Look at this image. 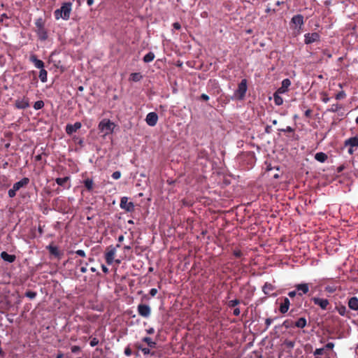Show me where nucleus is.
Instances as JSON below:
<instances>
[{
    "label": "nucleus",
    "mask_w": 358,
    "mask_h": 358,
    "mask_svg": "<svg viewBox=\"0 0 358 358\" xmlns=\"http://www.w3.org/2000/svg\"><path fill=\"white\" fill-rule=\"evenodd\" d=\"M134 346L136 348H137L138 350H141V349H143V347L141 345V344H140L138 343H135Z\"/></svg>",
    "instance_id": "774afa93"
},
{
    "label": "nucleus",
    "mask_w": 358,
    "mask_h": 358,
    "mask_svg": "<svg viewBox=\"0 0 358 358\" xmlns=\"http://www.w3.org/2000/svg\"><path fill=\"white\" fill-rule=\"evenodd\" d=\"M44 107V102L42 100L37 101L34 104L35 110H40Z\"/></svg>",
    "instance_id": "c9c22d12"
},
{
    "label": "nucleus",
    "mask_w": 358,
    "mask_h": 358,
    "mask_svg": "<svg viewBox=\"0 0 358 358\" xmlns=\"http://www.w3.org/2000/svg\"><path fill=\"white\" fill-rule=\"evenodd\" d=\"M46 248L48 250L50 255L56 257H59L61 256V252L57 246L49 245Z\"/></svg>",
    "instance_id": "4be33fe9"
},
{
    "label": "nucleus",
    "mask_w": 358,
    "mask_h": 358,
    "mask_svg": "<svg viewBox=\"0 0 358 358\" xmlns=\"http://www.w3.org/2000/svg\"><path fill=\"white\" fill-rule=\"evenodd\" d=\"M142 341L146 343L148 347L151 348H155L157 345V343L148 336L143 338Z\"/></svg>",
    "instance_id": "c756f323"
},
{
    "label": "nucleus",
    "mask_w": 358,
    "mask_h": 358,
    "mask_svg": "<svg viewBox=\"0 0 358 358\" xmlns=\"http://www.w3.org/2000/svg\"><path fill=\"white\" fill-rule=\"evenodd\" d=\"M70 180L69 176H66L64 178H57L55 180L56 183L59 185L66 187L65 184ZM71 187V185H69L66 188L69 189Z\"/></svg>",
    "instance_id": "5701e85b"
},
{
    "label": "nucleus",
    "mask_w": 358,
    "mask_h": 358,
    "mask_svg": "<svg viewBox=\"0 0 358 358\" xmlns=\"http://www.w3.org/2000/svg\"><path fill=\"white\" fill-rule=\"evenodd\" d=\"M275 289L274 286L271 283L266 282L262 287V291L265 294L270 295L271 292L273 291Z\"/></svg>",
    "instance_id": "393cba45"
},
{
    "label": "nucleus",
    "mask_w": 358,
    "mask_h": 358,
    "mask_svg": "<svg viewBox=\"0 0 358 358\" xmlns=\"http://www.w3.org/2000/svg\"><path fill=\"white\" fill-rule=\"evenodd\" d=\"M273 322V320L271 318H266V320H265V324H266V328L268 329L269 327V326L271 325V324Z\"/></svg>",
    "instance_id": "13d9d810"
},
{
    "label": "nucleus",
    "mask_w": 358,
    "mask_h": 358,
    "mask_svg": "<svg viewBox=\"0 0 358 358\" xmlns=\"http://www.w3.org/2000/svg\"><path fill=\"white\" fill-rule=\"evenodd\" d=\"M1 257L5 261L9 263L15 262L16 257L14 255H10L8 252L3 251L1 253Z\"/></svg>",
    "instance_id": "412c9836"
},
{
    "label": "nucleus",
    "mask_w": 358,
    "mask_h": 358,
    "mask_svg": "<svg viewBox=\"0 0 358 358\" xmlns=\"http://www.w3.org/2000/svg\"><path fill=\"white\" fill-rule=\"evenodd\" d=\"M138 313L143 317H148L150 315L151 309L148 305L141 303L138 306Z\"/></svg>",
    "instance_id": "9d476101"
},
{
    "label": "nucleus",
    "mask_w": 358,
    "mask_h": 358,
    "mask_svg": "<svg viewBox=\"0 0 358 358\" xmlns=\"http://www.w3.org/2000/svg\"><path fill=\"white\" fill-rule=\"evenodd\" d=\"M124 354H125V355H127V356H130V355L132 354L131 349L130 348V347H129V346H127V347L124 349Z\"/></svg>",
    "instance_id": "5fc2aeb1"
},
{
    "label": "nucleus",
    "mask_w": 358,
    "mask_h": 358,
    "mask_svg": "<svg viewBox=\"0 0 358 358\" xmlns=\"http://www.w3.org/2000/svg\"><path fill=\"white\" fill-rule=\"evenodd\" d=\"M29 61L32 62L37 69H44V62L38 59L36 55H31L29 57Z\"/></svg>",
    "instance_id": "a211bd4d"
},
{
    "label": "nucleus",
    "mask_w": 358,
    "mask_h": 358,
    "mask_svg": "<svg viewBox=\"0 0 358 358\" xmlns=\"http://www.w3.org/2000/svg\"><path fill=\"white\" fill-rule=\"evenodd\" d=\"M337 310H338V313L342 316H345L346 315L347 308L344 306H341L337 307Z\"/></svg>",
    "instance_id": "58836bf2"
},
{
    "label": "nucleus",
    "mask_w": 358,
    "mask_h": 358,
    "mask_svg": "<svg viewBox=\"0 0 358 358\" xmlns=\"http://www.w3.org/2000/svg\"><path fill=\"white\" fill-rule=\"evenodd\" d=\"M85 188L89 192H92L94 188V181L92 178H87L83 181Z\"/></svg>",
    "instance_id": "bb28decb"
},
{
    "label": "nucleus",
    "mask_w": 358,
    "mask_h": 358,
    "mask_svg": "<svg viewBox=\"0 0 358 358\" xmlns=\"http://www.w3.org/2000/svg\"><path fill=\"white\" fill-rule=\"evenodd\" d=\"M233 254L237 258L241 257L242 256V255H243L242 252L240 250H234Z\"/></svg>",
    "instance_id": "603ef678"
},
{
    "label": "nucleus",
    "mask_w": 358,
    "mask_h": 358,
    "mask_svg": "<svg viewBox=\"0 0 358 358\" xmlns=\"http://www.w3.org/2000/svg\"><path fill=\"white\" fill-rule=\"evenodd\" d=\"M291 23L294 24L295 25H299V29L303 24V16L301 14L296 15L292 17L291 20Z\"/></svg>",
    "instance_id": "6ab92c4d"
},
{
    "label": "nucleus",
    "mask_w": 358,
    "mask_h": 358,
    "mask_svg": "<svg viewBox=\"0 0 358 358\" xmlns=\"http://www.w3.org/2000/svg\"><path fill=\"white\" fill-rule=\"evenodd\" d=\"M77 266H80L83 264V267H80V272L83 273H85L87 272V263H84L83 260L79 259L76 262Z\"/></svg>",
    "instance_id": "72a5a7b5"
},
{
    "label": "nucleus",
    "mask_w": 358,
    "mask_h": 358,
    "mask_svg": "<svg viewBox=\"0 0 358 358\" xmlns=\"http://www.w3.org/2000/svg\"><path fill=\"white\" fill-rule=\"evenodd\" d=\"M16 189H14V187H13L11 189H10L8 192V196L10 198H13L16 195Z\"/></svg>",
    "instance_id": "37998d69"
},
{
    "label": "nucleus",
    "mask_w": 358,
    "mask_h": 358,
    "mask_svg": "<svg viewBox=\"0 0 358 358\" xmlns=\"http://www.w3.org/2000/svg\"><path fill=\"white\" fill-rule=\"evenodd\" d=\"M328 157L326 153L320 152L315 155V159L320 162H324L327 159Z\"/></svg>",
    "instance_id": "a878e982"
},
{
    "label": "nucleus",
    "mask_w": 358,
    "mask_h": 358,
    "mask_svg": "<svg viewBox=\"0 0 358 358\" xmlns=\"http://www.w3.org/2000/svg\"><path fill=\"white\" fill-rule=\"evenodd\" d=\"M296 295H298V292H297V290L295 289V290H293V291H290L288 292V296L290 297V298H294L295 297Z\"/></svg>",
    "instance_id": "3c124183"
},
{
    "label": "nucleus",
    "mask_w": 358,
    "mask_h": 358,
    "mask_svg": "<svg viewBox=\"0 0 358 358\" xmlns=\"http://www.w3.org/2000/svg\"><path fill=\"white\" fill-rule=\"evenodd\" d=\"M342 108H343L342 105L336 103V104L331 105V108H329L327 110V111L331 112V113H336Z\"/></svg>",
    "instance_id": "473e14b6"
},
{
    "label": "nucleus",
    "mask_w": 358,
    "mask_h": 358,
    "mask_svg": "<svg viewBox=\"0 0 358 358\" xmlns=\"http://www.w3.org/2000/svg\"><path fill=\"white\" fill-rule=\"evenodd\" d=\"M90 344L92 347H94L99 344V340L96 338H93Z\"/></svg>",
    "instance_id": "09e8293b"
},
{
    "label": "nucleus",
    "mask_w": 358,
    "mask_h": 358,
    "mask_svg": "<svg viewBox=\"0 0 358 358\" xmlns=\"http://www.w3.org/2000/svg\"><path fill=\"white\" fill-rule=\"evenodd\" d=\"M29 106V101L27 96L17 99L15 101V107L17 109H25Z\"/></svg>",
    "instance_id": "9b49d317"
},
{
    "label": "nucleus",
    "mask_w": 358,
    "mask_h": 358,
    "mask_svg": "<svg viewBox=\"0 0 358 358\" xmlns=\"http://www.w3.org/2000/svg\"><path fill=\"white\" fill-rule=\"evenodd\" d=\"M121 177V172L119 171H115L112 174V178L115 180H118Z\"/></svg>",
    "instance_id": "49530a36"
},
{
    "label": "nucleus",
    "mask_w": 358,
    "mask_h": 358,
    "mask_svg": "<svg viewBox=\"0 0 358 358\" xmlns=\"http://www.w3.org/2000/svg\"><path fill=\"white\" fill-rule=\"evenodd\" d=\"M75 253L82 257H85L86 256L85 252L83 250H78Z\"/></svg>",
    "instance_id": "8fccbe9b"
},
{
    "label": "nucleus",
    "mask_w": 358,
    "mask_h": 358,
    "mask_svg": "<svg viewBox=\"0 0 358 358\" xmlns=\"http://www.w3.org/2000/svg\"><path fill=\"white\" fill-rule=\"evenodd\" d=\"M307 325V320L305 317H300L294 322V327L303 329Z\"/></svg>",
    "instance_id": "b1692460"
},
{
    "label": "nucleus",
    "mask_w": 358,
    "mask_h": 358,
    "mask_svg": "<svg viewBox=\"0 0 358 358\" xmlns=\"http://www.w3.org/2000/svg\"><path fill=\"white\" fill-rule=\"evenodd\" d=\"M35 32L37 34L38 40L45 41L48 38V31L45 27V21L42 17H39L35 20Z\"/></svg>",
    "instance_id": "f03ea898"
},
{
    "label": "nucleus",
    "mask_w": 358,
    "mask_h": 358,
    "mask_svg": "<svg viewBox=\"0 0 358 358\" xmlns=\"http://www.w3.org/2000/svg\"><path fill=\"white\" fill-rule=\"evenodd\" d=\"M334 347V344L333 343H328L325 346H324V350H332Z\"/></svg>",
    "instance_id": "4d7b16f0"
},
{
    "label": "nucleus",
    "mask_w": 358,
    "mask_h": 358,
    "mask_svg": "<svg viewBox=\"0 0 358 358\" xmlns=\"http://www.w3.org/2000/svg\"><path fill=\"white\" fill-rule=\"evenodd\" d=\"M315 305L320 306L322 310H327L329 305V301L327 299H321L318 297H313L311 299Z\"/></svg>",
    "instance_id": "f8f14e48"
},
{
    "label": "nucleus",
    "mask_w": 358,
    "mask_h": 358,
    "mask_svg": "<svg viewBox=\"0 0 358 358\" xmlns=\"http://www.w3.org/2000/svg\"><path fill=\"white\" fill-rule=\"evenodd\" d=\"M101 269L103 273H108V268L103 264L101 265Z\"/></svg>",
    "instance_id": "338daca9"
},
{
    "label": "nucleus",
    "mask_w": 358,
    "mask_h": 358,
    "mask_svg": "<svg viewBox=\"0 0 358 358\" xmlns=\"http://www.w3.org/2000/svg\"><path fill=\"white\" fill-rule=\"evenodd\" d=\"M142 78L140 73H132L129 76V80L134 82H138Z\"/></svg>",
    "instance_id": "2f4dec72"
},
{
    "label": "nucleus",
    "mask_w": 358,
    "mask_h": 358,
    "mask_svg": "<svg viewBox=\"0 0 358 358\" xmlns=\"http://www.w3.org/2000/svg\"><path fill=\"white\" fill-rule=\"evenodd\" d=\"M37 294L36 292L33 291H27L25 292V296L31 299H34L36 296Z\"/></svg>",
    "instance_id": "a19ab883"
},
{
    "label": "nucleus",
    "mask_w": 358,
    "mask_h": 358,
    "mask_svg": "<svg viewBox=\"0 0 358 358\" xmlns=\"http://www.w3.org/2000/svg\"><path fill=\"white\" fill-rule=\"evenodd\" d=\"M157 293V289L156 288H152L150 290V294L152 296H155Z\"/></svg>",
    "instance_id": "052dcab7"
},
{
    "label": "nucleus",
    "mask_w": 358,
    "mask_h": 358,
    "mask_svg": "<svg viewBox=\"0 0 358 358\" xmlns=\"http://www.w3.org/2000/svg\"><path fill=\"white\" fill-rule=\"evenodd\" d=\"M241 313L240 309L238 308H235L233 311V315L235 316H238Z\"/></svg>",
    "instance_id": "e2e57ef3"
},
{
    "label": "nucleus",
    "mask_w": 358,
    "mask_h": 358,
    "mask_svg": "<svg viewBox=\"0 0 358 358\" xmlns=\"http://www.w3.org/2000/svg\"><path fill=\"white\" fill-rule=\"evenodd\" d=\"M38 77L42 83H46L48 80L47 71L44 69H41Z\"/></svg>",
    "instance_id": "c85d7f7f"
},
{
    "label": "nucleus",
    "mask_w": 358,
    "mask_h": 358,
    "mask_svg": "<svg viewBox=\"0 0 358 358\" xmlns=\"http://www.w3.org/2000/svg\"><path fill=\"white\" fill-rule=\"evenodd\" d=\"M282 326L285 327L286 329L294 327V323L293 321L290 320H286L283 322Z\"/></svg>",
    "instance_id": "4c0bfd02"
},
{
    "label": "nucleus",
    "mask_w": 358,
    "mask_h": 358,
    "mask_svg": "<svg viewBox=\"0 0 358 358\" xmlns=\"http://www.w3.org/2000/svg\"><path fill=\"white\" fill-rule=\"evenodd\" d=\"M29 181H30L29 178H23L20 181L14 183L13 187L17 192L21 188L27 187V185L29 183Z\"/></svg>",
    "instance_id": "f3484780"
},
{
    "label": "nucleus",
    "mask_w": 358,
    "mask_h": 358,
    "mask_svg": "<svg viewBox=\"0 0 358 358\" xmlns=\"http://www.w3.org/2000/svg\"><path fill=\"white\" fill-rule=\"evenodd\" d=\"M72 10V3L65 2L62 4L59 9H57L54 12V15L56 20L62 18L64 20H68L70 17V14Z\"/></svg>",
    "instance_id": "f257e3e1"
},
{
    "label": "nucleus",
    "mask_w": 358,
    "mask_h": 358,
    "mask_svg": "<svg viewBox=\"0 0 358 358\" xmlns=\"http://www.w3.org/2000/svg\"><path fill=\"white\" fill-rule=\"evenodd\" d=\"M281 93H278V92H275L273 94V100H274V103L275 105L277 106H280L283 103V99L280 96Z\"/></svg>",
    "instance_id": "cd10ccee"
},
{
    "label": "nucleus",
    "mask_w": 358,
    "mask_h": 358,
    "mask_svg": "<svg viewBox=\"0 0 358 358\" xmlns=\"http://www.w3.org/2000/svg\"><path fill=\"white\" fill-rule=\"evenodd\" d=\"M322 95V98H321V100L324 102V103H327L329 101L330 99L329 97L328 96V95L327 94L326 92H322L321 94Z\"/></svg>",
    "instance_id": "a18cd8bd"
},
{
    "label": "nucleus",
    "mask_w": 358,
    "mask_h": 358,
    "mask_svg": "<svg viewBox=\"0 0 358 358\" xmlns=\"http://www.w3.org/2000/svg\"><path fill=\"white\" fill-rule=\"evenodd\" d=\"M312 113H313V110L311 109H307L305 111L304 115L306 117H310L312 115Z\"/></svg>",
    "instance_id": "bf43d9fd"
},
{
    "label": "nucleus",
    "mask_w": 358,
    "mask_h": 358,
    "mask_svg": "<svg viewBox=\"0 0 358 358\" xmlns=\"http://www.w3.org/2000/svg\"><path fill=\"white\" fill-rule=\"evenodd\" d=\"M155 59V54L152 52H148L143 57V62L145 63H149L153 61Z\"/></svg>",
    "instance_id": "7c9ffc66"
},
{
    "label": "nucleus",
    "mask_w": 358,
    "mask_h": 358,
    "mask_svg": "<svg viewBox=\"0 0 358 358\" xmlns=\"http://www.w3.org/2000/svg\"><path fill=\"white\" fill-rule=\"evenodd\" d=\"M82 127V124L80 122H76L73 124H68L66 126V132L69 135H71L72 134L76 132L78 129H80Z\"/></svg>",
    "instance_id": "4468645a"
},
{
    "label": "nucleus",
    "mask_w": 358,
    "mask_h": 358,
    "mask_svg": "<svg viewBox=\"0 0 358 358\" xmlns=\"http://www.w3.org/2000/svg\"><path fill=\"white\" fill-rule=\"evenodd\" d=\"M284 345L287 347L288 349H293L295 345V342L290 340H285L284 341Z\"/></svg>",
    "instance_id": "e433bc0d"
},
{
    "label": "nucleus",
    "mask_w": 358,
    "mask_h": 358,
    "mask_svg": "<svg viewBox=\"0 0 358 358\" xmlns=\"http://www.w3.org/2000/svg\"><path fill=\"white\" fill-rule=\"evenodd\" d=\"M247 90V80L243 79L238 84L237 90L234 92V98L238 100H243L245 96Z\"/></svg>",
    "instance_id": "20e7f679"
},
{
    "label": "nucleus",
    "mask_w": 358,
    "mask_h": 358,
    "mask_svg": "<svg viewBox=\"0 0 358 358\" xmlns=\"http://www.w3.org/2000/svg\"><path fill=\"white\" fill-rule=\"evenodd\" d=\"M158 121V115L155 112L149 113L145 117V122L150 127H154L157 124Z\"/></svg>",
    "instance_id": "ddd939ff"
},
{
    "label": "nucleus",
    "mask_w": 358,
    "mask_h": 358,
    "mask_svg": "<svg viewBox=\"0 0 358 358\" xmlns=\"http://www.w3.org/2000/svg\"><path fill=\"white\" fill-rule=\"evenodd\" d=\"M290 85H291L290 80L289 78H285L282 81L281 87H280L277 90V92H278V93L284 94L286 92H287L288 88L289 87Z\"/></svg>",
    "instance_id": "dca6fc26"
},
{
    "label": "nucleus",
    "mask_w": 358,
    "mask_h": 358,
    "mask_svg": "<svg viewBox=\"0 0 358 358\" xmlns=\"http://www.w3.org/2000/svg\"><path fill=\"white\" fill-rule=\"evenodd\" d=\"M146 332L148 334H153L155 333V329H154V328L150 327V328L146 329Z\"/></svg>",
    "instance_id": "69168bd1"
},
{
    "label": "nucleus",
    "mask_w": 358,
    "mask_h": 358,
    "mask_svg": "<svg viewBox=\"0 0 358 358\" xmlns=\"http://www.w3.org/2000/svg\"><path fill=\"white\" fill-rule=\"evenodd\" d=\"M116 254V249L113 246L110 245L107 248L106 252L105 254V259L108 265L113 264Z\"/></svg>",
    "instance_id": "0eeeda50"
},
{
    "label": "nucleus",
    "mask_w": 358,
    "mask_h": 358,
    "mask_svg": "<svg viewBox=\"0 0 358 358\" xmlns=\"http://www.w3.org/2000/svg\"><path fill=\"white\" fill-rule=\"evenodd\" d=\"M278 131H281V132L292 133L294 131V129H293L292 127H291L289 126H287L285 129H279Z\"/></svg>",
    "instance_id": "79ce46f5"
},
{
    "label": "nucleus",
    "mask_w": 358,
    "mask_h": 358,
    "mask_svg": "<svg viewBox=\"0 0 358 358\" xmlns=\"http://www.w3.org/2000/svg\"><path fill=\"white\" fill-rule=\"evenodd\" d=\"M80 350V348L78 345H73L71 347V352L73 353L78 352Z\"/></svg>",
    "instance_id": "6e6d98bb"
},
{
    "label": "nucleus",
    "mask_w": 358,
    "mask_h": 358,
    "mask_svg": "<svg viewBox=\"0 0 358 358\" xmlns=\"http://www.w3.org/2000/svg\"><path fill=\"white\" fill-rule=\"evenodd\" d=\"M115 127V124L108 119H103L98 125L99 129L103 132L105 136L113 134Z\"/></svg>",
    "instance_id": "7ed1b4c3"
},
{
    "label": "nucleus",
    "mask_w": 358,
    "mask_h": 358,
    "mask_svg": "<svg viewBox=\"0 0 358 358\" xmlns=\"http://www.w3.org/2000/svg\"><path fill=\"white\" fill-rule=\"evenodd\" d=\"M324 348H317L315 350L314 352V355H322L324 353Z\"/></svg>",
    "instance_id": "de8ad7c7"
},
{
    "label": "nucleus",
    "mask_w": 358,
    "mask_h": 358,
    "mask_svg": "<svg viewBox=\"0 0 358 358\" xmlns=\"http://www.w3.org/2000/svg\"><path fill=\"white\" fill-rule=\"evenodd\" d=\"M348 307L353 310H358V298L356 296H352V297L350 298L348 300Z\"/></svg>",
    "instance_id": "aec40b11"
},
{
    "label": "nucleus",
    "mask_w": 358,
    "mask_h": 358,
    "mask_svg": "<svg viewBox=\"0 0 358 358\" xmlns=\"http://www.w3.org/2000/svg\"><path fill=\"white\" fill-rule=\"evenodd\" d=\"M200 99L203 101H208L209 100V96L206 94H202L200 96Z\"/></svg>",
    "instance_id": "680f3d73"
},
{
    "label": "nucleus",
    "mask_w": 358,
    "mask_h": 358,
    "mask_svg": "<svg viewBox=\"0 0 358 358\" xmlns=\"http://www.w3.org/2000/svg\"><path fill=\"white\" fill-rule=\"evenodd\" d=\"M345 147H349L348 153L352 155L354 153V148H358V136H354L346 139L344 142Z\"/></svg>",
    "instance_id": "39448f33"
},
{
    "label": "nucleus",
    "mask_w": 358,
    "mask_h": 358,
    "mask_svg": "<svg viewBox=\"0 0 358 358\" xmlns=\"http://www.w3.org/2000/svg\"><path fill=\"white\" fill-rule=\"evenodd\" d=\"M346 97V94L344 91H341L338 93H337L335 96L336 99L337 100H341L344 99Z\"/></svg>",
    "instance_id": "ea45409f"
},
{
    "label": "nucleus",
    "mask_w": 358,
    "mask_h": 358,
    "mask_svg": "<svg viewBox=\"0 0 358 358\" xmlns=\"http://www.w3.org/2000/svg\"><path fill=\"white\" fill-rule=\"evenodd\" d=\"M241 303V301L239 299H233L231 301H229L227 303V306L229 308H235L236 306L239 305Z\"/></svg>",
    "instance_id": "f704fd0d"
},
{
    "label": "nucleus",
    "mask_w": 358,
    "mask_h": 358,
    "mask_svg": "<svg viewBox=\"0 0 358 358\" xmlns=\"http://www.w3.org/2000/svg\"><path fill=\"white\" fill-rule=\"evenodd\" d=\"M294 287L297 290L299 296H302L303 294H308L310 290L308 283L296 284Z\"/></svg>",
    "instance_id": "1a4fd4ad"
},
{
    "label": "nucleus",
    "mask_w": 358,
    "mask_h": 358,
    "mask_svg": "<svg viewBox=\"0 0 358 358\" xmlns=\"http://www.w3.org/2000/svg\"><path fill=\"white\" fill-rule=\"evenodd\" d=\"M304 42L306 44H310L320 41V36L317 32L308 33L304 35Z\"/></svg>",
    "instance_id": "6e6552de"
},
{
    "label": "nucleus",
    "mask_w": 358,
    "mask_h": 358,
    "mask_svg": "<svg viewBox=\"0 0 358 358\" xmlns=\"http://www.w3.org/2000/svg\"><path fill=\"white\" fill-rule=\"evenodd\" d=\"M280 300L282 301V303H280V306L279 307V311L282 314H285L287 313L289 306H290V301L288 298L283 297L281 298Z\"/></svg>",
    "instance_id": "2eb2a0df"
},
{
    "label": "nucleus",
    "mask_w": 358,
    "mask_h": 358,
    "mask_svg": "<svg viewBox=\"0 0 358 358\" xmlns=\"http://www.w3.org/2000/svg\"><path fill=\"white\" fill-rule=\"evenodd\" d=\"M120 206L122 209L130 213L134 211L135 209L134 203L131 201L129 202L128 198L127 196H123L121 198Z\"/></svg>",
    "instance_id": "423d86ee"
},
{
    "label": "nucleus",
    "mask_w": 358,
    "mask_h": 358,
    "mask_svg": "<svg viewBox=\"0 0 358 358\" xmlns=\"http://www.w3.org/2000/svg\"><path fill=\"white\" fill-rule=\"evenodd\" d=\"M173 27L174 29H176L177 30L180 29V28H181V25H180V24L179 22H174L173 24Z\"/></svg>",
    "instance_id": "0e129e2a"
},
{
    "label": "nucleus",
    "mask_w": 358,
    "mask_h": 358,
    "mask_svg": "<svg viewBox=\"0 0 358 358\" xmlns=\"http://www.w3.org/2000/svg\"><path fill=\"white\" fill-rule=\"evenodd\" d=\"M142 352L144 355H147L150 354L151 355H155V352H151L150 350L148 348H143V349H141Z\"/></svg>",
    "instance_id": "c03bdc74"
},
{
    "label": "nucleus",
    "mask_w": 358,
    "mask_h": 358,
    "mask_svg": "<svg viewBox=\"0 0 358 358\" xmlns=\"http://www.w3.org/2000/svg\"><path fill=\"white\" fill-rule=\"evenodd\" d=\"M325 290L329 293H334L336 291V289L331 286H327L325 287Z\"/></svg>",
    "instance_id": "864d4df0"
}]
</instances>
